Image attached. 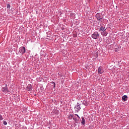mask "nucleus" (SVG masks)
<instances>
[{
    "mask_svg": "<svg viewBox=\"0 0 129 129\" xmlns=\"http://www.w3.org/2000/svg\"><path fill=\"white\" fill-rule=\"evenodd\" d=\"M82 119L81 123H82L83 125H84L85 124V119H84V117H82Z\"/></svg>",
    "mask_w": 129,
    "mask_h": 129,
    "instance_id": "nucleus-12",
    "label": "nucleus"
},
{
    "mask_svg": "<svg viewBox=\"0 0 129 129\" xmlns=\"http://www.w3.org/2000/svg\"><path fill=\"white\" fill-rule=\"evenodd\" d=\"M72 117H73V119H74V120H75V121H77V120H79V119H78V118H77V117H76V116H75V115H71Z\"/></svg>",
    "mask_w": 129,
    "mask_h": 129,
    "instance_id": "nucleus-11",
    "label": "nucleus"
},
{
    "mask_svg": "<svg viewBox=\"0 0 129 129\" xmlns=\"http://www.w3.org/2000/svg\"><path fill=\"white\" fill-rule=\"evenodd\" d=\"M26 89L28 90V91H32V90L33 89V86H32L31 84H28L26 87Z\"/></svg>",
    "mask_w": 129,
    "mask_h": 129,
    "instance_id": "nucleus-6",
    "label": "nucleus"
},
{
    "mask_svg": "<svg viewBox=\"0 0 129 129\" xmlns=\"http://www.w3.org/2000/svg\"><path fill=\"white\" fill-rule=\"evenodd\" d=\"M0 119H1V120H3V116L0 115Z\"/></svg>",
    "mask_w": 129,
    "mask_h": 129,
    "instance_id": "nucleus-18",
    "label": "nucleus"
},
{
    "mask_svg": "<svg viewBox=\"0 0 129 129\" xmlns=\"http://www.w3.org/2000/svg\"><path fill=\"white\" fill-rule=\"evenodd\" d=\"M51 83L52 84V86H53V88H55V87H56V84L55 83V82H51Z\"/></svg>",
    "mask_w": 129,
    "mask_h": 129,
    "instance_id": "nucleus-14",
    "label": "nucleus"
},
{
    "mask_svg": "<svg viewBox=\"0 0 129 129\" xmlns=\"http://www.w3.org/2000/svg\"><path fill=\"white\" fill-rule=\"evenodd\" d=\"M75 116H77L78 119H80V117H79V115H78V114H75Z\"/></svg>",
    "mask_w": 129,
    "mask_h": 129,
    "instance_id": "nucleus-16",
    "label": "nucleus"
},
{
    "mask_svg": "<svg viewBox=\"0 0 129 129\" xmlns=\"http://www.w3.org/2000/svg\"><path fill=\"white\" fill-rule=\"evenodd\" d=\"M17 101H20V98L19 97H17Z\"/></svg>",
    "mask_w": 129,
    "mask_h": 129,
    "instance_id": "nucleus-19",
    "label": "nucleus"
},
{
    "mask_svg": "<svg viewBox=\"0 0 129 129\" xmlns=\"http://www.w3.org/2000/svg\"><path fill=\"white\" fill-rule=\"evenodd\" d=\"M101 31H102V32H103V31H106V29H105V27H103V26H101L100 27V29H99V32H101Z\"/></svg>",
    "mask_w": 129,
    "mask_h": 129,
    "instance_id": "nucleus-9",
    "label": "nucleus"
},
{
    "mask_svg": "<svg viewBox=\"0 0 129 129\" xmlns=\"http://www.w3.org/2000/svg\"><path fill=\"white\" fill-rule=\"evenodd\" d=\"M104 71L102 69V68H101V67H99L98 69V73L99 74H102V73H103Z\"/></svg>",
    "mask_w": 129,
    "mask_h": 129,
    "instance_id": "nucleus-7",
    "label": "nucleus"
},
{
    "mask_svg": "<svg viewBox=\"0 0 129 129\" xmlns=\"http://www.w3.org/2000/svg\"><path fill=\"white\" fill-rule=\"evenodd\" d=\"M3 124H4V125H7L8 124V122H7V121H4Z\"/></svg>",
    "mask_w": 129,
    "mask_h": 129,
    "instance_id": "nucleus-15",
    "label": "nucleus"
},
{
    "mask_svg": "<svg viewBox=\"0 0 129 129\" xmlns=\"http://www.w3.org/2000/svg\"><path fill=\"white\" fill-rule=\"evenodd\" d=\"M92 38L94 39V40H96L99 38V34L97 31H96L93 33V34L92 35Z\"/></svg>",
    "mask_w": 129,
    "mask_h": 129,
    "instance_id": "nucleus-2",
    "label": "nucleus"
},
{
    "mask_svg": "<svg viewBox=\"0 0 129 129\" xmlns=\"http://www.w3.org/2000/svg\"><path fill=\"white\" fill-rule=\"evenodd\" d=\"M2 91L4 93H8V92H9V89L8 88V85L7 84L5 85V87H2Z\"/></svg>",
    "mask_w": 129,
    "mask_h": 129,
    "instance_id": "nucleus-3",
    "label": "nucleus"
},
{
    "mask_svg": "<svg viewBox=\"0 0 129 129\" xmlns=\"http://www.w3.org/2000/svg\"><path fill=\"white\" fill-rule=\"evenodd\" d=\"M122 100L123 101H126L127 100V96L124 95L122 97Z\"/></svg>",
    "mask_w": 129,
    "mask_h": 129,
    "instance_id": "nucleus-10",
    "label": "nucleus"
},
{
    "mask_svg": "<svg viewBox=\"0 0 129 129\" xmlns=\"http://www.w3.org/2000/svg\"><path fill=\"white\" fill-rule=\"evenodd\" d=\"M19 52L21 54H24V53H26V47L24 46L20 47Z\"/></svg>",
    "mask_w": 129,
    "mask_h": 129,
    "instance_id": "nucleus-4",
    "label": "nucleus"
},
{
    "mask_svg": "<svg viewBox=\"0 0 129 129\" xmlns=\"http://www.w3.org/2000/svg\"><path fill=\"white\" fill-rule=\"evenodd\" d=\"M7 9H11V5L10 4L7 5Z\"/></svg>",
    "mask_w": 129,
    "mask_h": 129,
    "instance_id": "nucleus-17",
    "label": "nucleus"
},
{
    "mask_svg": "<svg viewBox=\"0 0 129 129\" xmlns=\"http://www.w3.org/2000/svg\"><path fill=\"white\" fill-rule=\"evenodd\" d=\"M95 18L97 19V21H98V22H99L100 23H102V21H103L104 17L102 14L99 13L96 14Z\"/></svg>",
    "mask_w": 129,
    "mask_h": 129,
    "instance_id": "nucleus-1",
    "label": "nucleus"
},
{
    "mask_svg": "<svg viewBox=\"0 0 129 129\" xmlns=\"http://www.w3.org/2000/svg\"><path fill=\"white\" fill-rule=\"evenodd\" d=\"M102 36H103V37H106V36H107V32H106V30H104L101 32Z\"/></svg>",
    "mask_w": 129,
    "mask_h": 129,
    "instance_id": "nucleus-8",
    "label": "nucleus"
},
{
    "mask_svg": "<svg viewBox=\"0 0 129 129\" xmlns=\"http://www.w3.org/2000/svg\"><path fill=\"white\" fill-rule=\"evenodd\" d=\"M83 104H84V105H85L86 106H87V105H88V102H87L86 101H84L83 102Z\"/></svg>",
    "mask_w": 129,
    "mask_h": 129,
    "instance_id": "nucleus-13",
    "label": "nucleus"
},
{
    "mask_svg": "<svg viewBox=\"0 0 129 129\" xmlns=\"http://www.w3.org/2000/svg\"><path fill=\"white\" fill-rule=\"evenodd\" d=\"M75 109L78 112L79 110L81 109V107H80V104L79 103H77V105L75 107Z\"/></svg>",
    "mask_w": 129,
    "mask_h": 129,
    "instance_id": "nucleus-5",
    "label": "nucleus"
}]
</instances>
